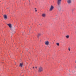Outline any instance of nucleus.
<instances>
[{
	"label": "nucleus",
	"instance_id": "0eeeda50",
	"mask_svg": "<svg viewBox=\"0 0 76 76\" xmlns=\"http://www.w3.org/2000/svg\"><path fill=\"white\" fill-rule=\"evenodd\" d=\"M42 16L43 18H45L46 16V14L43 13L42 14Z\"/></svg>",
	"mask_w": 76,
	"mask_h": 76
},
{
	"label": "nucleus",
	"instance_id": "f257e3e1",
	"mask_svg": "<svg viewBox=\"0 0 76 76\" xmlns=\"http://www.w3.org/2000/svg\"><path fill=\"white\" fill-rule=\"evenodd\" d=\"M7 25H8V26H9V27L11 28V30H12V32H14V33H15V31L13 30V28H12V25H11V24H8Z\"/></svg>",
	"mask_w": 76,
	"mask_h": 76
},
{
	"label": "nucleus",
	"instance_id": "f03ea898",
	"mask_svg": "<svg viewBox=\"0 0 76 76\" xmlns=\"http://www.w3.org/2000/svg\"><path fill=\"white\" fill-rule=\"evenodd\" d=\"M42 71H43V68H42V67H40L39 68V72H42Z\"/></svg>",
	"mask_w": 76,
	"mask_h": 76
},
{
	"label": "nucleus",
	"instance_id": "9d476101",
	"mask_svg": "<svg viewBox=\"0 0 76 76\" xmlns=\"http://www.w3.org/2000/svg\"><path fill=\"white\" fill-rule=\"evenodd\" d=\"M58 10H61V7H58Z\"/></svg>",
	"mask_w": 76,
	"mask_h": 76
},
{
	"label": "nucleus",
	"instance_id": "1a4fd4ad",
	"mask_svg": "<svg viewBox=\"0 0 76 76\" xmlns=\"http://www.w3.org/2000/svg\"><path fill=\"white\" fill-rule=\"evenodd\" d=\"M67 3L68 4H70V3H71V0H68L67 1Z\"/></svg>",
	"mask_w": 76,
	"mask_h": 76
},
{
	"label": "nucleus",
	"instance_id": "6ab92c4d",
	"mask_svg": "<svg viewBox=\"0 0 76 76\" xmlns=\"http://www.w3.org/2000/svg\"><path fill=\"white\" fill-rule=\"evenodd\" d=\"M34 67H33V69H34Z\"/></svg>",
	"mask_w": 76,
	"mask_h": 76
},
{
	"label": "nucleus",
	"instance_id": "f3484780",
	"mask_svg": "<svg viewBox=\"0 0 76 76\" xmlns=\"http://www.w3.org/2000/svg\"><path fill=\"white\" fill-rule=\"evenodd\" d=\"M34 9H35V10H36V9H37V8H34Z\"/></svg>",
	"mask_w": 76,
	"mask_h": 76
},
{
	"label": "nucleus",
	"instance_id": "ddd939ff",
	"mask_svg": "<svg viewBox=\"0 0 76 76\" xmlns=\"http://www.w3.org/2000/svg\"><path fill=\"white\" fill-rule=\"evenodd\" d=\"M56 45H58V46H59V43H56Z\"/></svg>",
	"mask_w": 76,
	"mask_h": 76
},
{
	"label": "nucleus",
	"instance_id": "423d86ee",
	"mask_svg": "<svg viewBox=\"0 0 76 76\" xmlns=\"http://www.w3.org/2000/svg\"><path fill=\"white\" fill-rule=\"evenodd\" d=\"M53 9H54V7H53V6L52 5H51L50 9V11H51V10H52Z\"/></svg>",
	"mask_w": 76,
	"mask_h": 76
},
{
	"label": "nucleus",
	"instance_id": "f8f14e48",
	"mask_svg": "<svg viewBox=\"0 0 76 76\" xmlns=\"http://www.w3.org/2000/svg\"><path fill=\"white\" fill-rule=\"evenodd\" d=\"M40 36H41V34H38V35L37 36L38 38V37H39Z\"/></svg>",
	"mask_w": 76,
	"mask_h": 76
},
{
	"label": "nucleus",
	"instance_id": "6e6552de",
	"mask_svg": "<svg viewBox=\"0 0 76 76\" xmlns=\"http://www.w3.org/2000/svg\"><path fill=\"white\" fill-rule=\"evenodd\" d=\"M23 65V63H20V67H22V66Z\"/></svg>",
	"mask_w": 76,
	"mask_h": 76
},
{
	"label": "nucleus",
	"instance_id": "4468645a",
	"mask_svg": "<svg viewBox=\"0 0 76 76\" xmlns=\"http://www.w3.org/2000/svg\"><path fill=\"white\" fill-rule=\"evenodd\" d=\"M26 51H28V48H26Z\"/></svg>",
	"mask_w": 76,
	"mask_h": 76
},
{
	"label": "nucleus",
	"instance_id": "2eb2a0df",
	"mask_svg": "<svg viewBox=\"0 0 76 76\" xmlns=\"http://www.w3.org/2000/svg\"><path fill=\"white\" fill-rule=\"evenodd\" d=\"M68 50H69V51H70V48H69Z\"/></svg>",
	"mask_w": 76,
	"mask_h": 76
},
{
	"label": "nucleus",
	"instance_id": "7ed1b4c3",
	"mask_svg": "<svg viewBox=\"0 0 76 76\" xmlns=\"http://www.w3.org/2000/svg\"><path fill=\"white\" fill-rule=\"evenodd\" d=\"M61 0H57V4L58 6H60L61 4Z\"/></svg>",
	"mask_w": 76,
	"mask_h": 76
},
{
	"label": "nucleus",
	"instance_id": "9b49d317",
	"mask_svg": "<svg viewBox=\"0 0 76 76\" xmlns=\"http://www.w3.org/2000/svg\"><path fill=\"white\" fill-rule=\"evenodd\" d=\"M65 37L66 38H69V35L66 36Z\"/></svg>",
	"mask_w": 76,
	"mask_h": 76
},
{
	"label": "nucleus",
	"instance_id": "aec40b11",
	"mask_svg": "<svg viewBox=\"0 0 76 76\" xmlns=\"http://www.w3.org/2000/svg\"><path fill=\"white\" fill-rule=\"evenodd\" d=\"M41 25H42V24H40V26H41Z\"/></svg>",
	"mask_w": 76,
	"mask_h": 76
},
{
	"label": "nucleus",
	"instance_id": "412c9836",
	"mask_svg": "<svg viewBox=\"0 0 76 76\" xmlns=\"http://www.w3.org/2000/svg\"><path fill=\"white\" fill-rule=\"evenodd\" d=\"M29 1H30V0H29Z\"/></svg>",
	"mask_w": 76,
	"mask_h": 76
},
{
	"label": "nucleus",
	"instance_id": "dca6fc26",
	"mask_svg": "<svg viewBox=\"0 0 76 76\" xmlns=\"http://www.w3.org/2000/svg\"><path fill=\"white\" fill-rule=\"evenodd\" d=\"M35 12H37V10H35Z\"/></svg>",
	"mask_w": 76,
	"mask_h": 76
},
{
	"label": "nucleus",
	"instance_id": "39448f33",
	"mask_svg": "<svg viewBox=\"0 0 76 76\" xmlns=\"http://www.w3.org/2000/svg\"><path fill=\"white\" fill-rule=\"evenodd\" d=\"M4 19H5V20H6L7 18V15H5L4 16Z\"/></svg>",
	"mask_w": 76,
	"mask_h": 76
},
{
	"label": "nucleus",
	"instance_id": "a211bd4d",
	"mask_svg": "<svg viewBox=\"0 0 76 76\" xmlns=\"http://www.w3.org/2000/svg\"><path fill=\"white\" fill-rule=\"evenodd\" d=\"M35 68H36V69H37V66H36Z\"/></svg>",
	"mask_w": 76,
	"mask_h": 76
},
{
	"label": "nucleus",
	"instance_id": "20e7f679",
	"mask_svg": "<svg viewBox=\"0 0 76 76\" xmlns=\"http://www.w3.org/2000/svg\"><path fill=\"white\" fill-rule=\"evenodd\" d=\"M45 44L46 45H49V42L48 41H45Z\"/></svg>",
	"mask_w": 76,
	"mask_h": 76
}]
</instances>
